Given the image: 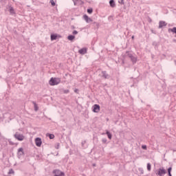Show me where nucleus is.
<instances>
[{
    "label": "nucleus",
    "instance_id": "obj_1",
    "mask_svg": "<svg viewBox=\"0 0 176 176\" xmlns=\"http://www.w3.org/2000/svg\"><path fill=\"white\" fill-rule=\"evenodd\" d=\"M14 138H15V140H17V141H24L25 136H24V135H23V133L20 132H16L14 134Z\"/></svg>",
    "mask_w": 176,
    "mask_h": 176
},
{
    "label": "nucleus",
    "instance_id": "obj_2",
    "mask_svg": "<svg viewBox=\"0 0 176 176\" xmlns=\"http://www.w3.org/2000/svg\"><path fill=\"white\" fill-rule=\"evenodd\" d=\"M60 82H61V80H60V78H51V79L50 80V86H56L58 85Z\"/></svg>",
    "mask_w": 176,
    "mask_h": 176
},
{
    "label": "nucleus",
    "instance_id": "obj_3",
    "mask_svg": "<svg viewBox=\"0 0 176 176\" xmlns=\"http://www.w3.org/2000/svg\"><path fill=\"white\" fill-rule=\"evenodd\" d=\"M126 57H129V58H131L132 63H137V57L133 56L131 54H130L129 52H126Z\"/></svg>",
    "mask_w": 176,
    "mask_h": 176
},
{
    "label": "nucleus",
    "instance_id": "obj_4",
    "mask_svg": "<svg viewBox=\"0 0 176 176\" xmlns=\"http://www.w3.org/2000/svg\"><path fill=\"white\" fill-rule=\"evenodd\" d=\"M22 156H24V149L23 148H19L17 151V157L18 159H21Z\"/></svg>",
    "mask_w": 176,
    "mask_h": 176
},
{
    "label": "nucleus",
    "instance_id": "obj_5",
    "mask_svg": "<svg viewBox=\"0 0 176 176\" xmlns=\"http://www.w3.org/2000/svg\"><path fill=\"white\" fill-rule=\"evenodd\" d=\"M166 173H167V171L166 170V169L160 168L158 169L157 174V175L163 176Z\"/></svg>",
    "mask_w": 176,
    "mask_h": 176
},
{
    "label": "nucleus",
    "instance_id": "obj_6",
    "mask_svg": "<svg viewBox=\"0 0 176 176\" xmlns=\"http://www.w3.org/2000/svg\"><path fill=\"white\" fill-rule=\"evenodd\" d=\"M100 104H94L93 106V112L98 113V112H100Z\"/></svg>",
    "mask_w": 176,
    "mask_h": 176
},
{
    "label": "nucleus",
    "instance_id": "obj_7",
    "mask_svg": "<svg viewBox=\"0 0 176 176\" xmlns=\"http://www.w3.org/2000/svg\"><path fill=\"white\" fill-rule=\"evenodd\" d=\"M34 141H35V144L37 146H38V147L41 146V145H42V139H41L40 138H36Z\"/></svg>",
    "mask_w": 176,
    "mask_h": 176
},
{
    "label": "nucleus",
    "instance_id": "obj_8",
    "mask_svg": "<svg viewBox=\"0 0 176 176\" xmlns=\"http://www.w3.org/2000/svg\"><path fill=\"white\" fill-rule=\"evenodd\" d=\"M54 174H55L54 176H64V172H61L59 170H54L53 171ZM58 174V175H57Z\"/></svg>",
    "mask_w": 176,
    "mask_h": 176
},
{
    "label": "nucleus",
    "instance_id": "obj_9",
    "mask_svg": "<svg viewBox=\"0 0 176 176\" xmlns=\"http://www.w3.org/2000/svg\"><path fill=\"white\" fill-rule=\"evenodd\" d=\"M83 19L86 21V23H91L93 21V19L89 17V16H87V14H85L83 16Z\"/></svg>",
    "mask_w": 176,
    "mask_h": 176
},
{
    "label": "nucleus",
    "instance_id": "obj_10",
    "mask_svg": "<svg viewBox=\"0 0 176 176\" xmlns=\"http://www.w3.org/2000/svg\"><path fill=\"white\" fill-rule=\"evenodd\" d=\"M102 78H104V79H109L111 76L109 74H107L106 71L102 72Z\"/></svg>",
    "mask_w": 176,
    "mask_h": 176
},
{
    "label": "nucleus",
    "instance_id": "obj_11",
    "mask_svg": "<svg viewBox=\"0 0 176 176\" xmlns=\"http://www.w3.org/2000/svg\"><path fill=\"white\" fill-rule=\"evenodd\" d=\"M166 25H167L166 22L163 21L159 22V28H163V27H166Z\"/></svg>",
    "mask_w": 176,
    "mask_h": 176
},
{
    "label": "nucleus",
    "instance_id": "obj_12",
    "mask_svg": "<svg viewBox=\"0 0 176 176\" xmlns=\"http://www.w3.org/2000/svg\"><path fill=\"white\" fill-rule=\"evenodd\" d=\"M78 53H80V54H86L87 53V50L86 48H82L78 50Z\"/></svg>",
    "mask_w": 176,
    "mask_h": 176
},
{
    "label": "nucleus",
    "instance_id": "obj_13",
    "mask_svg": "<svg viewBox=\"0 0 176 176\" xmlns=\"http://www.w3.org/2000/svg\"><path fill=\"white\" fill-rule=\"evenodd\" d=\"M58 36L57 34H51V41H56Z\"/></svg>",
    "mask_w": 176,
    "mask_h": 176
},
{
    "label": "nucleus",
    "instance_id": "obj_14",
    "mask_svg": "<svg viewBox=\"0 0 176 176\" xmlns=\"http://www.w3.org/2000/svg\"><path fill=\"white\" fill-rule=\"evenodd\" d=\"M109 4L111 8H115V6H116V5L115 4V1L113 0H110Z\"/></svg>",
    "mask_w": 176,
    "mask_h": 176
},
{
    "label": "nucleus",
    "instance_id": "obj_15",
    "mask_svg": "<svg viewBox=\"0 0 176 176\" xmlns=\"http://www.w3.org/2000/svg\"><path fill=\"white\" fill-rule=\"evenodd\" d=\"M68 41H74L75 39V36L74 35H69L67 36Z\"/></svg>",
    "mask_w": 176,
    "mask_h": 176
},
{
    "label": "nucleus",
    "instance_id": "obj_16",
    "mask_svg": "<svg viewBox=\"0 0 176 176\" xmlns=\"http://www.w3.org/2000/svg\"><path fill=\"white\" fill-rule=\"evenodd\" d=\"M9 12L10 14H14V9H13V7H9Z\"/></svg>",
    "mask_w": 176,
    "mask_h": 176
},
{
    "label": "nucleus",
    "instance_id": "obj_17",
    "mask_svg": "<svg viewBox=\"0 0 176 176\" xmlns=\"http://www.w3.org/2000/svg\"><path fill=\"white\" fill-rule=\"evenodd\" d=\"M106 134H107V135L109 140H112V134H111L109 131H107L106 132Z\"/></svg>",
    "mask_w": 176,
    "mask_h": 176
},
{
    "label": "nucleus",
    "instance_id": "obj_18",
    "mask_svg": "<svg viewBox=\"0 0 176 176\" xmlns=\"http://www.w3.org/2000/svg\"><path fill=\"white\" fill-rule=\"evenodd\" d=\"M47 137H49L50 140H53L54 138V135L52 133H47Z\"/></svg>",
    "mask_w": 176,
    "mask_h": 176
},
{
    "label": "nucleus",
    "instance_id": "obj_19",
    "mask_svg": "<svg viewBox=\"0 0 176 176\" xmlns=\"http://www.w3.org/2000/svg\"><path fill=\"white\" fill-rule=\"evenodd\" d=\"M82 148H87V144H86V141L82 142Z\"/></svg>",
    "mask_w": 176,
    "mask_h": 176
},
{
    "label": "nucleus",
    "instance_id": "obj_20",
    "mask_svg": "<svg viewBox=\"0 0 176 176\" xmlns=\"http://www.w3.org/2000/svg\"><path fill=\"white\" fill-rule=\"evenodd\" d=\"M151 168H152V165H151L150 163H148L147 164V170H148V171H151Z\"/></svg>",
    "mask_w": 176,
    "mask_h": 176
},
{
    "label": "nucleus",
    "instance_id": "obj_21",
    "mask_svg": "<svg viewBox=\"0 0 176 176\" xmlns=\"http://www.w3.org/2000/svg\"><path fill=\"white\" fill-rule=\"evenodd\" d=\"M87 13H89V14H91V13H93V8H89L87 10Z\"/></svg>",
    "mask_w": 176,
    "mask_h": 176
},
{
    "label": "nucleus",
    "instance_id": "obj_22",
    "mask_svg": "<svg viewBox=\"0 0 176 176\" xmlns=\"http://www.w3.org/2000/svg\"><path fill=\"white\" fill-rule=\"evenodd\" d=\"M50 3L52 6H56V3L54 2V0H50Z\"/></svg>",
    "mask_w": 176,
    "mask_h": 176
},
{
    "label": "nucleus",
    "instance_id": "obj_23",
    "mask_svg": "<svg viewBox=\"0 0 176 176\" xmlns=\"http://www.w3.org/2000/svg\"><path fill=\"white\" fill-rule=\"evenodd\" d=\"M55 148H56V149H59V148H60V143H57V144L55 145Z\"/></svg>",
    "mask_w": 176,
    "mask_h": 176
},
{
    "label": "nucleus",
    "instance_id": "obj_24",
    "mask_svg": "<svg viewBox=\"0 0 176 176\" xmlns=\"http://www.w3.org/2000/svg\"><path fill=\"white\" fill-rule=\"evenodd\" d=\"M118 2L120 3V5H124V0H120Z\"/></svg>",
    "mask_w": 176,
    "mask_h": 176
},
{
    "label": "nucleus",
    "instance_id": "obj_25",
    "mask_svg": "<svg viewBox=\"0 0 176 176\" xmlns=\"http://www.w3.org/2000/svg\"><path fill=\"white\" fill-rule=\"evenodd\" d=\"M34 111H38V105L35 102H34Z\"/></svg>",
    "mask_w": 176,
    "mask_h": 176
},
{
    "label": "nucleus",
    "instance_id": "obj_26",
    "mask_svg": "<svg viewBox=\"0 0 176 176\" xmlns=\"http://www.w3.org/2000/svg\"><path fill=\"white\" fill-rule=\"evenodd\" d=\"M63 93H65V94H68V93H69V89H65L63 91Z\"/></svg>",
    "mask_w": 176,
    "mask_h": 176
},
{
    "label": "nucleus",
    "instance_id": "obj_27",
    "mask_svg": "<svg viewBox=\"0 0 176 176\" xmlns=\"http://www.w3.org/2000/svg\"><path fill=\"white\" fill-rule=\"evenodd\" d=\"M139 171L140 172L141 174H144V169H142V168H140Z\"/></svg>",
    "mask_w": 176,
    "mask_h": 176
},
{
    "label": "nucleus",
    "instance_id": "obj_28",
    "mask_svg": "<svg viewBox=\"0 0 176 176\" xmlns=\"http://www.w3.org/2000/svg\"><path fill=\"white\" fill-rule=\"evenodd\" d=\"M72 34H73V35H78V31L74 30V31H73Z\"/></svg>",
    "mask_w": 176,
    "mask_h": 176
},
{
    "label": "nucleus",
    "instance_id": "obj_29",
    "mask_svg": "<svg viewBox=\"0 0 176 176\" xmlns=\"http://www.w3.org/2000/svg\"><path fill=\"white\" fill-rule=\"evenodd\" d=\"M142 148L144 150L146 151V145H142Z\"/></svg>",
    "mask_w": 176,
    "mask_h": 176
},
{
    "label": "nucleus",
    "instance_id": "obj_30",
    "mask_svg": "<svg viewBox=\"0 0 176 176\" xmlns=\"http://www.w3.org/2000/svg\"><path fill=\"white\" fill-rule=\"evenodd\" d=\"M171 170H173V168H172L171 167H169V168H168V173H171Z\"/></svg>",
    "mask_w": 176,
    "mask_h": 176
},
{
    "label": "nucleus",
    "instance_id": "obj_31",
    "mask_svg": "<svg viewBox=\"0 0 176 176\" xmlns=\"http://www.w3.org/2000/svg\"><path fill=\"white\" fill-rule=\"evenodd\" d=\"M10 145H14V143L12 142V141H9Z\"/></svg>",
    "mask_w": 176,
    "mask_h": 176
},
{
    "label": "nucleus",
    "instance_id": "obj_32",
    "mask_svg": "<svg viewBox=\"0 0 176 176\" xmlns=\"http://www.w3.org/2000/svg\"><path fill=\"white\" fill-rule=\"evenodd\" d=\"M12 173H14L13 170H10V172H9V174H12Z\"/></svg>",
    "mask_w": 176,
    "mask_h": 176
},
{
    "label": "nucleus",
    "instance_id": "obj_33",
    "mask_svg": "<svg viewBox=\"0 0 176 176\" xmlns=\"http://www.w3.org/2000/svg\"><path fill=\"white\" fill-rule=\"evenodd\" d=\"M168 176H173V175H171V173H168Z\"/></svg>",
    "mask_w": 176,
    "mask_h": 176
},
{
    "label": "nucleus",
    "instance_id": "obj_34",
    "mask_svg": "<svg viewBox=\"0 0 176 176\" xmlns=\"http://www.w3.org/2000/svg\"><path fill=\"white\" fill-rule=\"evenodd\" d=\"M132 39H134V36H132Z\"/></svg>",
    "mask_w": 176,
    "mask_h": 176
},
{
    "label": "nucleus",
    "instance_id": "obj_35",
    "mask_svg": "<svg viewBox=\"0 0 176 176\" xmlns=\"http://www.w3.org/2000/svg\"><path fill=\"white\" fill-rule=\"evenodd\" d=\"M75 91H76V92L78 91V89H76Z\"/></svg>",
    "mask_w": 176,
    "mask_h": 176
},
{
    "label": "nucleus",
    "instance_id": "obj_36",
    "mask_svg": "<svg viewBox=\"0 0 176 176\" xmlns=\"http://www.w3.org/2000/svg\"><path fill=\"white\" fill-rule=\"evenodd\" d=\"M174 42H176V40H173Z\"/></svg>",
    "mask_w": 176,
    "mask_h": 176
},
{
    "label": "nucleus",
    "instance_id": "obj_37",
    "mask_svg": "<svg viewBox=\"0 0 176 176\" xmlns=\"http://www.w3.org/2000/svg\"><path fill=\"white\" fill-rule=\"evenodd\" d=\"M93 166H96V164H93Z\"/></svg>",
    "mask_w": 176,
    "mask_h": 176
}]
</instances>
